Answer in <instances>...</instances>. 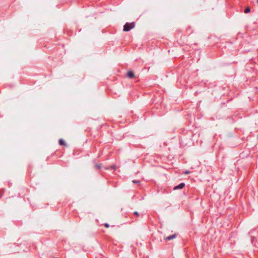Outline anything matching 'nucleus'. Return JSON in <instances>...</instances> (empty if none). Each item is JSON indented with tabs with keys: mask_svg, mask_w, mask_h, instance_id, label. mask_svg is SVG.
I'll return each mask as SVG.
<instances>
[{
	"mask_svg": "<svg viewBox=\"0 0 258 258\" xmlns=\"http://www.w3.org/2000/svg\"><path fill=\"white\" fill-rule=\"evenodd\" d=\"M59 144L60 145L66 146V144H65L64 141L61 139L59 140Z\"/></svg>",
	"mask_w": 258,
	"mask_h": 258,
	"instance_id": "obj_5",
	"label": "nucleus"
},
{
	"mask_svg": "<svg viewBox=\"0 0 258 258\" xmlns=\"http://www.w3.org/2000/svg\"><path fill=\"white\" fill-rule=\"evenodd\" d=\"M127 76L129 78H133L135 76L134 73L132 71H129L127 73Z\"/></svg>",
	"mask_w": 258,
	"mask_h": 258,
	"instance_id": "obj_3",
	"label": "nucleus"
},
{
	"mask_svg": "<svg viewBox=\"0 0 258 258\" xmlns=\"http://www.w3.org/2000/svg\"><path fill=\"white\" fill-rule=\"evenodd\" d=\"M189 173V172L188 171H186L184 172V173H185V174H188Z\"/></svg>",
	"mask_w": 258,
	"mask_h": 258,
	"instance_id": "obj_11",
	"label": "nucleus"
},
{
	"mask_svg": "<svg viewBox=\"0 0 258 258\" xmlns=\"http://www.w3.org/2000/svg\"><path fill=\"white\" fill-rule=\"evenodd\" d=\"M101 164H96L95 165V168L96 169H100L101 167Z\"/></svg>",
	"mask_w": 258,
	"mask_h": 258,
	"instance_id": "obj_7",
	"label": "nucleus"
},
{
	"mask_svg": "<svg viewBox=\"0 0 258 258\" xmlns=\"http://www.w3.org/2000/svg\"><path fill=\"white\" fill-rule=\"evenodd\" d=\"M250 8L249 7H247L245 9L244 12L245 13H248L250 12Z\"/></svg>",
	"mask_w": 258,
	"mask_h": 258,
	"instance_id": "obj_6",
	"label": "nucleus"
},
{
	"mask_svg": "<svg viewBox=\"0 0 258 258\" xmlns=\"http://www.w3.org/2000/svg\"><path fill=\"white\" fill-rule=\"evenodd\" d=\"M104 226H105V227H106V228H108V227H109V224H107V223H105V224H104Z\"/></svg>",
	"mask_w": 258,
	"mask_h": 258,
	"instance_id": "obj_10",
	"label": "nucleus"
},
{
	"mask_svg": "<svg viewBox=\"0 0 258 258\" xmlns=\"http://www.w3.org/2000/svg\"><path fill=\"white\" fill-rule=\"evenodd\" d=\"M135 26L134 23H126L123 26V31L125 32L128 31L131 29L134 28Z\"/></svg>",
	"mask_w": 258,
	"mask_h": 258,
	"instance_id": "obj_1",
	"label": "nucleus"
},
{
	"mask_svg": "<svg viewBox=\"0 0 258 258\" xmlns=\"http://www.w3.org/2000/svg\"><path fill=\"white\" fill-rule=\"evenodd\" d=\"M133 182L135 183H140V181L137 180H133Z\"/></svg>",
	"mask_w": 258,
	"mask_h": 258,
	"instance_id": "obj_8",
	"label": "nucleus"
},
{
	"mask_svg": "<svg viewBox=\"0 0 258 258\" xmlns=\"http://www.w3.org/2000/svg\"><path fill=\"white\" fill-rule=\"evenodd\" d=\"M112 169H115V167L114 166L111 167Z\"/></svg>",
	"mask_w": 258,
	"mask_h": 258,
	"instance_id": "obj_12",
	"label": "nucleus"
},
{
	"mask_svg": "<svg viewBox=\"0 0 258 258\" xmlns=\"http://www.w3.org/2000/svg\"><path fill=\"white\" fill-rule=\"evenodd\" d=\"M134 214L135 215H136L137 216H139V213L137 211H135Z\"/></svg>",
	"mask_w": 258,
	"mask_h": 258,
	"instance_id": "obj_9",
	"label": "nucleus"
},
{
	"mask_svg": "<svg viewBox=\"0 0 258 258\" xmlns=\"http://www.w3.org/2000/svg\"><path fill=\"white\" fill-rule=\"evenodd\" d=\"M257 3H258V0H257Z\"/></svg>",
	"mask_w": 258,
	"mask_h": 258,
	"instance_id": "obj_13",
	"label": "nucleus"
},
{
	"mask_svg": "<svg viewBox=\"0 0 258 258\" xmlns=\"http://www.w3.org/2000/svg\"><path fill=\"white\" fill-rule=\"evenodd\" d=\"M176 236V234H173L172 235H170V236H167L165 238V240L167 241V240H171L174 238H175Z\"/></svg>",
	"mask_w": 258,
	"mask_h": 258,
	"instance_id": "obj_2",
	"label": "nucleus"
},
{
	"mask_svg": "<svg viewBox=\"0 0 258 258\" xmlns=\"http://www.w3.org/2000/svg\"><path fill=\"white\" fill-rule=\"evenodd\" d=\"M185 184L183 183H181L177 186L174 187V189H181L184 186Z\"/></svg>",
	"mask_w": 258,
	"mask_h": 258,
	"instance_id": "obj_4",
	"label": "nucleus"
}]
</instances>
